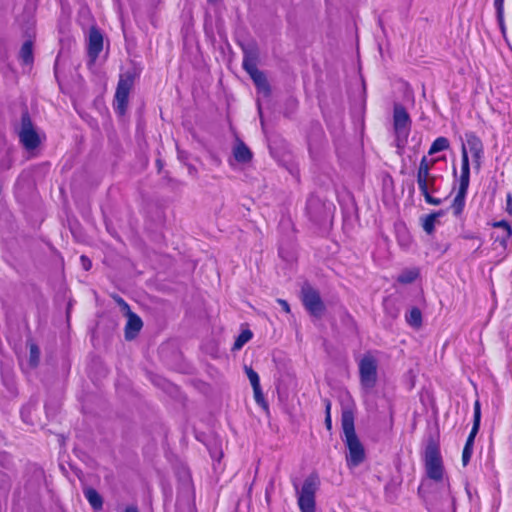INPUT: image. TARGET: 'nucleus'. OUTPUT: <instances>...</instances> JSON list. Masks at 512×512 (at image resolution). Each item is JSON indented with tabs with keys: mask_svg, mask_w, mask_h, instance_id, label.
Segmentation results:
<instances>
[{
	"mask_svg": "<svg viewBox=\"0 0 512 512\" xmlns=\"http://www.w3.org/2000/svg\"><path fill=\"white\" fill-rule=\"evenodd\" d=\"M243 69L248 73L252 74L257 70V55L254 52L245 51L242 61Z\"/></svg>",
	"mask_w": 512,
	"mask_h": 512,
	"instance_id": "19",
	"label": "nucleus"
},
{
	"mask_svg": "<svg viewBox=\"0 0 512 512\" xmlns=\"http://www.w3.org/2000/svg\"><path fill=\"white\" fill-rule=\"evenodd\" d=\"M506 213L512 217V194L507 193L506 195V207H505Z\"/></svg>",
	"mask_w": 512,
	"mask_h": 512,
	"instance_id": "32",
	"label": "nucleus"
},
{
	"mask_svg": "<svg viewBox=\"0 0 512 512\" xmlns=\"http://www.w3.org/2000/svg\"><path fill=\"white\" fill-rule=\"evenodd\" d=\"M29 352H30V365L36 367L39 363L40 359V350L36 343L31 342L29 344Z\"/></svg>",
	"mask_w": 512,
	"mask_h": 512,
	"instance_id": "25",
	"label": "nucleus"
},
{
	"mask_svg": "<svg viewBox=\"0 0 512 512\" xmlns=\"http://www.w3.org/2000/svg\"><path fill=\"white\" fill-rule=\"evenodd\" d=\"M115 300L116 302L122 306V307H125V308H129L128 304L125 302V300L123 298H121L120 296H117L115 297Z\"/></svg>",
	"mask_w": 512,
	"mask_h": 512,
	"instance_id": "37",
	"label": "nucleus"
},
{
	"mask_svg": "<svg viewBox=\"0 0 512 512\" xmlns=\"http://www.w3.org/2000/svg\"><path fill=\"white\" fill-rule=\"evenodd\" d=\"M134 81L135 75L130 71L119 76L113 106L115 112L120 116L125 115L127 111L129 94L133 88Z\"/></svg>",
	"mask_w": 512,
	"mask_h": 512,
	"instance_id": "8",
	"label": "nucleus"
},
{
	"mask_svg": "<svg viewBox=\"0 0 512 512\" xmlns=\"http://www.w3.org/2000/svg\"><path fill=\"white\" fill-rule=\"evenodd\" d=\"M472 454H473V446L465 444L463 451H462V464L464 467L467 466V464L469 463V461L472 457Z\"/></svg>",
	"mask_w": 512,
	"mask_h": 512,
	"instance_id": "30",
	"label": "nucleus"
},
{
	"mask_svg": "<svg viewBox=\"0 0 512 512\" xmlns=\"http://www.w3.org/2000/svg\"><path fill=\"white\" fill-rule=\"evenodd\" d=\"M143 322L141 318L135 314L130 313L128 315V320L125 326V338L127 340H131L136 337V335L140 332L142 329Z\"/></svg>",
	"mask_w": 512,
	"mask_h": 512,
	"instance_id": "13",
	"label": "nucleus"
},
{
	"mask_svg": "<svg viewBox=\"0 0 512 512\" xmlns=\"http://www.w3.org/2000/svg\"><path fill=\"white\" fill-rule=\"evenodd\" d=\"M246 375L251 383L252 387H256L260 385V378L256 371H254L251 367H245Z\"/></svg>",
	"mask_w": 512,
	"mask_h": 512,
	"instance_id": "28",
	"label": "nucleus"
},
{
	"mask_svg": "<svg viewBox=\"0 0 512 512\" xmlns=\"http://www.w3.org/2000/svg\"><path fill=\"white\" fill-rule=\"evenodd\" d=\"M277 302L281 305L282 309L286 312V313H290V306H289V303L284 300V299H278Z\"/></svg>",
	"mask_w": 512,
	"mask_h": 512,
	"instance_id": "35",
	"label": "nucleus"
},
{
	"mask_svg": "<svg viewBox=\"0 0 512 512\" xmlns=\"http://www.w3.org/2000/svg\"><path fill=\"white\" fill-rule=\"evenodd\" d=\"M479 427L472 426L471 431L466 439L465 444L474 446V441L477 433L479 432Z\"/></svg>",
	"mask_w": 512,
	"mask_h": 512,
	"instance_id": "31",
	"label": "nucleus"
},
{
	"mask_svg": "<svg viewBox=\"0 0 512 512\" xmlns=\"http://www.w3.org/2000/svg\"><path fill=\"white\" fill-rule=\"evenodd\" d=\"M302 303L305 309L314 317H321L325 312V305L317 289L305 285L301 289Z\"/></svg>",
	"mask_w": 512,
	"mask_h": 512,
	"instance_id": "10",
	"label": "nucleus"
},
{
	"mask_svg": "<svg viewBox=\"0 0 512 512\" xmlns=\"http://www.w3.org/2000/svg\"><path fill=\"white\" fill-rule=\"evenodd\" d=\"M405 318L412 327L419 328L422 325V312L418 307H413Z\"/></svg>",
	"mask_w": 512,
	"mask_h": 512,
	"instance_id": "21",
	"label": "nucleus"
},
{
	"mask_svg": "<svg viewBox=\"0 0 512 512\" xmlns=\"http://www.w3.org/2000/svg\"><path fill=\"white\" fill-rule=\"evenodd\" d=\"M80 261H81V263H82L83 268H84L86 271H88V270H90V269H91V267H92V262H91V260H90L87 256L82 255V256L80 257Z\"/></svg>",
	"mask_w": 512,
	"mask_h": 512,
	"instance_id": "33",
	"label": "nucleus"
},
{
	"mask_svg": "<svg viewBox=\"0 0 512 512\" xmlns=\"http://www.w3.org/2000/svg\"><path fill=\"white\" fill-rule=\"evenodd\" d=\"M444 214V210H439L426 215L422 222L423 230L429 235L433 234L435 231V223L437 218L442 217Z\"/></svg>",
	"mask_w": 512,
	"mask_h": 512,
	"instance_id": "16",
	"label": "nucleus"
},
{
	"mask_svg": "<svg viewBox=\"0 0 512 512\" xmlns=\"http://www.w3.org/2000/svg\"><path fill=\"white\" fill-rule=\"evenodd\" d=\"M360 386L365 391L372 390L378 380V362L377 359L367 352L358 363Z\"/></svg>",
	"mask_w": 512,
	"mask_h": 512,
	"instance_id": "7",
	"label": "nucleus"
},
{
	"mask_svg": "<svg viewBox=\"0 0 512 512\" xmlns=\"http://www.w3.org/2000/svg\"><path fill=\"white\" fill-rule=\"evenodd\" d=\"M420 276L418 268L405 269L397 277V282L403 285L411 284Z\"/></svg>",
	"mask_w": 512,
	"mask_h": 512,
	"instance_id": "18",
	"label": "nucleus"
},
{
	"mask_svg": "<svg viewBox=\"0 0 512 512\" xmlns=\"http://www.w3.org/2000/svg\"><path fill=\"white\" fill-rule=\"evenodd\" d=\"M19 58L21 59L22 63L25 65L32 64L34 61V55H33V42L31 40H27L23 43L20 52H19Z\"/></svg>",
	"mask_w": 512,
	"mask_h": 512,
	"instance_id": "17",
	"label": "nucleus"
},
{
	"mask_svg": "<svg viewBox=\"0 0 512 512\" xmlns=\"http://www.w3.org/2000/svg\"><path fill=\"white\" fill-rule=\"evenodd\" d=\"M456 168L453 169V174L456 175Z\"/></svg>",
	"mask_w": 512,
	"mask_h": 512,
	"instance_id": "40",
	"label": "nucleus"
},
{
	"mask_svg": "<svg viewBox=\"0 0 512 512\" xmlns=\"http://www.w3.org/2000/svg\"><path fill=\"white\" fill-rule=\"evenodd\" d=\"M412 120L407 109L399 103L393 107V130L395 134V147L399 155L402 154L411 132Z\"/></svg>",
	"mask_w": 512,
	"mask_h": 512,
	"instance_id": "5",
	"label": "nucleus"
},
{
	"mask_svg": "<svg viewBox=\"0 0 512 512\" xmlns=\"http://www.w3.org/2000/svg\"><path fill=\"white\" fill-rule=\"evenodd\" d=\"M253 337V333L250 329H244L235 339L232 350L237 351L240 350L247 342H249Z\"/></svg>",
	"mask_w": 512,
	"mask_h": 512,
	"instance_id": "24",
	"label": "nucleus"
},
{
	"mask_svg": "<svg viewBox=\"0 0 512 512\" xmlns=\"http://www.w3.org/2000/svg\"><path fill=\"white\" fill-rule=\"evenodd\" d=\"M210 3H216L218 0H207Z\"/></svg>",
	"mask_w": 512,
	"mask_h": 512,
	"instance_id": "39",
	"label": "nucleus"
},
{
	"mask_svg": "<svg viewBox=\"0 0 512 512\" xmlns=\"http://www.w3.org/2000/svg\"><path fill=\"white\" fill-rule=\"evenodd\" d=\"M493 228H500L503 230L501 236L496 237L495 242L499 243L503 250H506L508 247V241L512 238V224L505 220L495 221L492 224Z\"/></svg>",
	"mask_w": 512,
	"mask_h": 512,
	"instance_id": "12",
	"label": "nucleus"
},
{
	"mask_svg": "<svg viewBox=\"0 0 512 512\" xmlns=\"http://www.w3.org/2000/svg\"><path fill=\"white\" fill-rule=\"evenodd\" d=\"M233 156L239 163H248L252 160L253 154L243 141H239L233 149Z\"/></svg>",
	"mask_w": 512,
	"mask_h": 512,
	"instance_id": "14",
	"label": "nucleus"
},
{
	"mask_svg": "<svg viewBox=\"0 0 512 512\" xmlns=\"http://www.w3.org/2000/svg\"><path fill=\"white\" fill-rule=\"evenodd\" d=\"M252 388H253L254 399H255L256 403L259 405H262L264 407H267L261 386L259 385V386L252 387Z\"/></svg>",
	"mask_w": 512,
	"mask_h": 512,
	"instance_id": "29",
	"label": "nucleus"
},
{
	"mask_svg": "<svg viewBox=\"0 0 512 512\" xmlns=\"http://www.w3.org/2000/svg\"><path fill=\"white\" fill-rule=\"evenodd\" d=\"M20 143L26 150H34L39 147L41 140L32 122L30 113L25 108L21 114V127L18 131Z\"/></svg>",
	"mask_w": 512,
	"mask_h": 512,
	"instance_id": "9",
	"label": "nucleus"
},
{
	"mask_svg": "<svg viewBox=\"0 0 512 512\" xmlns=\"http://www.w3.org/2000/svg\"><path fill=\"white\" fill-rule=\"evenodd\" d=\"M383 309L385 314L392 319H395L399 316V309L396 305V302L390 296H387L383 299Z\"/></svg>",
	"mask_w": 512,
	"mask_h": 512,
	"instance_id": "22",
	"label": "nucleus"
},
{
	"mask_svg": "<svg viewBox=\"0 0 512 512\" xmlns=\"http://www.w3.org/2000/svg\"><path fill=\"white\" fill-rule=\"evenodd\" d=\"M466 144L461 147V170L458 181L457 192L451 202L450 210L457 219L463 218L466 206V197L470 184V163L467 147L472 155L474 166L477 170L481 168V162L484 155V145L480 137L472 131L465 133Z\"/></svg>",
	"mask_w": 512,
	"mask_h": 512,
	"instance_id": "1",
	"label": "nucleus"
},
{
	"mask_svg": "<svg viewBox=\"0 0 512 512\" xmlns=\"http://www.w3.org/2000/svg\"><path fill=\"white\" fill-rule=\"evenodd\" d=\"M481 423V403L476 399L473 405V425L480 428Z\"/></svg>",
	"mask_w": 512,
	"mask_h": 512,
	"instance_id": "27",
	"label": "nucleus"
},
{
	"mask_svg": "<svg viewBox=\"0 0 512 512\" xmlns=\"http://www.w3.org/2000/svg\"><path fill=\"white\" fill-rule=\"evenodd\" d=\"M104 37L100 29L96 26H91L88 33L87 43V56L88 64L95 65L100 53L103 50Z\"/></svg>",
	"mask_w": 512,
	"mask_h": 512,
	"instance_id": "11",
	"label": "nucleus"
},
{
	"mask_svg": "<svg viewBox=\"0 0 512 512\" xmlns=\"http://www.w3.org/2000/svg\"><path fill=\"white\" fill-rule=\"evenodd\" d=\"M450 147V142L449 140L444 137V136H440V137H437L431 144L429 150H428V154L429 155H433V154H436L438 152H441V151H445L447 149H449Z\"/></svg>",
	"mask_w": 512,
	"mask_h": 512,
	"instance_id": "20",
	"label": "nucleus"
},
{
	"mask_svg": "<svg viewBox=\"0 0 512 512\" xmlns=\"http://www.w3.org/2000/svg\"><path fill=\"white\" fill-rule=\"evenodd\" d=\"M249 76L251 77V79L253 80L254 84L258 88L264 89L267 92L270 91V87H269L268 81L266 79L265 74L262 71L257 69L254 72H252V74H249Z\"/></svg>",
	"mask_w": 512,
	"mask_h": 512,
	"instance_id": "23",
	"label": "nucleus"
},
{
	"mask_svg": "<svg viewBox=\"0 0 512 512\" xmlns=\"http://www.w3.org/2000/svg\"><path fill=\"white\" fill-rule=\"evenodd\" d=\"M84 496L94 510L102 509L103 499L96 489L92 487L84 489Z\"/></svg>",
	"mask_w": 512,
	"mask_h": 512,
	"instance_id": "15",
	"label": "nucleus"
},
{
	"mask_svg": "<svg viewBox=\"0 0 512 512\" xmlns=\"http://www.w3.org/2000/svg\"><path fill=\"white\" fill-rule=\"evenodd\" d=\"M343 441L347 447L346 465L348 468L359 466L366 458L365 448L359 440L354 424V414L350 410H344L341 416Z\"/></svg>",
	"mask_w": 512,
	"mask_h": 512,
	"instance_id": "2",
	"label": "nucleus"
},
{
	"mask_svg": "<svg viewBox=\"0 0 512 512\" xmlns=\"http://www.w3.org/2000/svg\"><path fill=\"white\" fill-rule=\"evenodd\" d=\"M324 424L326 429L331 432L332 430V417H325Z\"/></svg>",
	"mask_w": 512,
	"mask_h": 512,
	"instance_id": "36",
	"label": "nucleus"
},
{
	"mask_svg": "<svg viewBox=\"0 0 512 512\" xmlns=\"http://www.w3.org/2000/svg\"><path fill=\"white\" fill-rule=\"evenodd\" d=\"M124 512H139V510L136 506H128Z\"/></svg>",
	"mask_w": 512,
	"mask_h": 512,
	"instance_id": "38",
	"label": "nucleus"
},
{
	"mask_svg": "<svg viewBox=\"0 0 512 512\" xmlns=\"http://www.w3.org/2000/svg\"><path fill=\"white\" fill-rule=\"evenodd\" d=\"M325 406V417H331V401L328 398L323 399Z\"/></svg>",
	"mask_w": 512,
	"mask_h": 512,
	"instance_id": "34",
	"label": "nucleus"
},
{
	"mask_svg": "<svg viewBox=\"0 0 512 512\" xmlns=\"http://www.w3.org/2000/svg\"><path fill=\"white\" fill-rule=\"evenodd\" d=\"M320 477L317 472L310 473L297 491V504L300 512L316 511V493L320 488Z\"/></svg>",
	"mask_w": 512,
	"mask_h": 512,
	"instance_id": "6",
	"label": "nucleus"
},
{
	"mask_svg": "<svg viewBox=\"0 0 512 512\" xmlns=\"http://www.w3.org/2000/svg\"><path fill=\"white\" fill-rule=\"evenodd\" d=\"M435 163V159H428L426 156H423L417 169L416 180L419 191L424 197L425 202L430 205L438 206L442 203V199L432 195L439 191V187L437 186L439 176L431 173V169Z\"/></svg>",
	"mask_w": 512,
	"mask_h": 512,
	"instance_id": "3",
	"label": "nucleus"
},
{
	"mask_svg": "<svg viewBox=\"0 0 512 512\" xmlns=\"http://www.w3.org/2000/svg\"><path fill=\"white\" fill-rule=\"evenodd\" d=\"M494 6L496 9L497 20L502 30L505 28L504 24V0H494Z\"/></svg>",
	"mask_w": 512,
	"mask_h": 512,
	"instance_id": "26",
	"label": "nucleus"
},
{
	"mask_svg": "<svg viewBox=\"0 0 512 512\" xmlns=\"http://www.w3.org/2000/svg\"><path fill=\"white\" fill-rule=\"evenodd\" d=\"M424 467L426 476L436 483L443 481L445 476V467L441 455L439 441L431 437L426 445L424 452Z\"/></svg>",
	"mask_w": 512,
	"mask_h": 512,
	"instance_id": "4",
	"label": "nucleus"
}]
</instances>
